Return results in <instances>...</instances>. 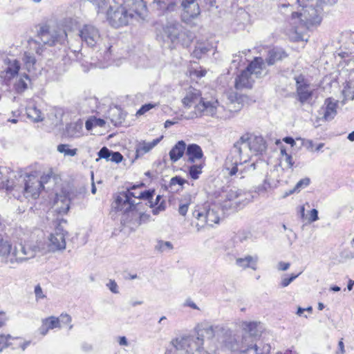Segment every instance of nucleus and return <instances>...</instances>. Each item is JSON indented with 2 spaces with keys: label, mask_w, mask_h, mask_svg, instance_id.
Wrapping results in <instances>:
<instances>
[{
  "label": "nucleus",
  "mask_w": 354,
  "mask_h": 354,
  "mask_svg": "<svg viewBox=\"0 0 354 354\" xmlns=\"http://www.w3.org/2000/svg\"><path fill=\"white\" fill-rule=\"evenodd\" d=\"M296 83L297 100L301 104H309L314 95L315 89L308 82L303 75L295 77Z\"/></svg>",
  "instance_id": "16"
},
{
  "label": "nucleus",
  "mask_w": 354,
  "mask_h": 354,
  "mask_svg": "<svg viewBox=\"0 0 354 354\" xmlns=\"http://www.w3.org/2000/svg\"><path fill=\"white\" fill-rule=\"evenodd\" d=\"M111 151L107 147H103L97 153L100 158H104L106 160H109L111 157Z\"/></svg>",
  "instance_id": "49"
},
{
  "label": "nucleus",
  "mask_w": 354,
  "mask_h": 354,
  "mask_svg": "<svg viewBox=\"0 0 354 354\" xmlns=\"http://www.w3.org/2000/svg\"><path fill=\"white\" fill-rule=\"evenodd\" d=\"M185 306H189L192 308V309L198 310V307L197 305L190 299H188L185 302Z\"/></svg>",
  "instance_id": "60"
},
{
  "label": "nucleus",
  "mask_w": 354,
  "mask_h": 354,
  "mask_svg": "<svg viewBox=\"0 0 354 354\" xmlns=\"http://www.w3.org/2000/svg\"><path fill=\"white\" fill-rule=\"evenodd\" d=\"M195 337L203 339V343L205 339L209 342L212 345L208 349L211 351H214L218 348H226L233 352L240 349L237 339L232 335V331L219 326L203 328L198 331Z\"/></svg>",
  "instance_id": "4"
},
{
  "label": "nucleus",
  "mask_w": 354,
  "mask_h": 354,
  "mask_svg": "<svg viewBox=\"0 0 354 354\" xmlns=\"http://www.w3.org/2000/svg\"><path fill=\"white\" fill-rule=\"evenodd\" d=\"M7 319H8L6 316V313L3 311H0V327H2L5 325Z\"/></svg>",
  "instance_id": "61"
},
{
  "label": "nucleus",
  "mask_w": 354,
  "mask_h": 354,
  "mask_svg": "<svg viewBox=\"0 0 354 354\" xmlns=\"http://www.w3.org/2000/svg\"><path fill=\"white\" fill-rule=\"evenodd\" d=\"M23 61L28 71L34 70L36 59L33 55L29 52H25L24 54Z\"/></svg>",
  "instance_id": "38"
},
{
  "label": "nucleus",
  "mask_w": 354,
  "mask_h": 354,
  "mask_svg": "<svg viewBox=\"0 0 354 354\" xmlns=\"http://www.w3.org/2000/svg\"><path fill=\"white\" fill-rule=\"evenodd\" d=\"M202 172V166L201 165H194L189 169V176L192 179H198L199 174Z\"/></svg>",
  "instance_id": "43"
},
{
  "label": "nucleus",
  "mask_w": 354,
  "mask_h": 354,
  "mask_svg": "<svg viewBox=\"0 0 354 354\" xmlns=\"http://www.w3.org/2000/svg\"><path fill=\"white\" fill-rule=\"evenodd\" d=\"M30 82V80L28 75L24 74L21 75L15 83L14 87L15 91L19 93L24 92L28 88Z\"/></svg>",
  "instance_id": "34"
},
{
  "label": "nucleus",
  "mask_w": 354,
  "mask_h": 354,
  "mask_svg": "<svg viewBox=\"0 0 354 354\" xmlns=\"http://www.w3.org/2000/svg\"><path fill=\"white\" fill-rule=\"evenodd\" d=\"M6 66L5 71L8 78H12L18 74L20 69V64L16 59L6 58L3 60Z\"/></svg>",
  "instance_id": "26"
},
{
  "label": "nucleus",
  "mask_w": 354,
  "mask_h": 354,
  "mask_svg": "<svg viewBox=\"0 0 354 354\" xmlns=\"http://www.w3.org/2000/svg\"><path fill=\"white\" fill-rule=\"evenodd\" d=\"M337 100L328 97L324 100L323 106L319 110V114L323 115L322 119L325 121L332 120L337 115Z\"/></svg>",
  "instance_id": "19"
},
{
  "label": "nucleus",
  "mask_w": 354,
  "mask_h": 354,
  "mask_svg": "<svg viewBox=\"0 0 354 354\" xmlns=\"http://www.w3.org/2000/svg\"><path fill=\"white\" fill-rule=\"evenodd\" d=\"M288 55L284 50L280 48H273L268 50L266 62L268 65L272 66L277 62L287 57Z\"/></svg>",
  "instance_id": "25"
},
{
  "label": "nucleus",
  "mask_w": 354,
  "mask_h": 354,
  "mask_svg": "<svg viewBox=\"0 0 354 354\" xmlns=\"http://www.w3.org/2000/svg\"><path fill=\"white\" fill-rule=\"evenodd\" d=\"M82 40L89 47L97 49L105 59H109L112 45L107 36L101 35L99 30L91 24L84 25L79 33Z\"/></svg>",
  "instance_id": "8"
},
{
  "label": "nucleus",
  "mask_w": 354,
  "mask_h": 354,
  "mask_svg": "<svg viewBox=\"0 0 354 354\" xmlns=\"http://www.w3.org/2000/svg\"><path fill=\"white\" fill-rule=\"evenodd\" d=\"M34 292L37 301L46 298V295L44 293L40 285L38 284L35 286Z\"/></svg>",
  "instance_id": "53"
},
{
  "label": "nucleus",
  "mask_w": 354,
  "mask_h": 354,
  "mask_svg": "<svg viewBox=\"0 0 354 354\" xmlns=\"http://www.w3.org/2000/svg\"><path fill=\"white\" fill-rule=\"evenodd\" d=\"M109 114L111 123L115 126L121 124L124 120V115L120 109H114Z\"/></svg>",
  "instance_id": "36"
},
{
  "label": "nucleus",
  "mask_w": 354,
  "mask_h": 354,
  "mask_svg": "<svg viewBox=\"0 0 354 354\" xmlns=\"http://www.w3.org/2000/svg\"><path fill=\"white\" fill-rule=\"evenodd\" d=\"M93 2L98 8L97 12H104L108 7L109 0H93Z\"/></svg>",
  "instance_id": "46"
},
{
  "label": "nucleus",
  "mask_w": 354,
  "mask_h": 354,
  "mask_svg": "<svg viewBox=\"0 0 354 354\" xmlns=\"http://www.w3.org/2000/svg\"><path fill=\"white\" fill-rule=\"evenodd\" d=\"M182 103L185 108L194 106L196 117L209 115L221 118V113L224 110L223 106L219 104L217 99L203 97L201 91L192 86L186 90Z\"/></svg>",
  "instance_id": "3"
},
{
  "label": "nucleus",
  "mask_w": 354,
  "mask_h": 354,
  "mask_svg": "<svg viewBox=\"0 0 354 354\" xmlns=\"http://www.w3.org/2000/svg\"><path fill=\"white\" fill-rule=\"evenodd\" d=\"M51 179L57 183L60 177L59 175L55 174L52 170L41 177L36 174H26L24 176H19L18 178H13L11 181L8 179L6 183L3 182V187L8 191L14 192L12 195L18 199L21 198L20 194H22L26 198H37L41 191L44 189V185Z\"/></svg>",
  "instance_id": "1"
},
{
  "label": "nucleus",
  "mask_w": 354,
  "mask_h": 354,
  "mask_svg": "<svg viewBox=\"0 0 354 354\" xmlns=\"http://www.w3.org/2000/svg\"><path fill=\"white\" fill-rule=\"evenodd\" d=\"M187 181L185 179L182 178L181 177L175 176L171 178V179L170 180L169 187L171 188V189H173L174 186L176 185H183Z\"/></svg>",
  "instance_id": "48"
},
{
  "label": "nucleus",
  "mask_w": 354,
  "mask_h": 354,
  "mask_svg": "<svg viewBox=\"0 0 354 354\" xmlns=\"http://www.w3.org/2000/svg\"><path fill=\"white\" fill-rule=\"evenodd\" d=\"M185 154L188 157L187 161L192 163L202 158L203 156L202 149L196 144H190L186 147Z\"/></svg>",
  "instance_id": "27"
},
{
  "label": "nucleus",
  "mask_w": 354,
  "mask_h": 354,
  "mask_svg": "<svg viewBox=\"0 0 354 354\" xmlns=\"http://www.w3.org/2000/svg\"><path fill=\"white\" fill-rule=\"evenodd\" d=\"M171 344L173 348L165 354H208L201 347L203 339L195 335L178 337Z\"/></svg>",
  "instance_id": "10"
},
{
  "label": "nucleus",
  "mask_w": 354,
  "mask_h": 354,
  "mask_svg": "<svg viewBox=\"0 0 354 354\" xmlns=\"http://www.w3.org/2000/svg\"><path fill=\"white\" fill-rule=\"evenodd\" d=\"M250 194L239 189H230L223 202V207L226 209H238L243 208L248 202Z\"/></svg>",
  "instance_id": "15"
},
{
  "label": "nucleus",
  "mask_w": 354,
  "mask_h": 354,
  "mask_svg": "<svg viewBox=\"0 0 354 354\" xmlns=\"http://www.w3.org/2000/svg\"><path fill=\"white\" fill-rule=\"evenodd\" d=\"M283 140L286 143V144H288V145H290L291 147H293L295 145V140L292 138V137H289V136H287V137H285Z\"/></svg>",
  "instance_id": "63"
},
{
  "label": "nucleus",
  "mask_w": 354,
  "mask_h": 354,
  "mask_svg": "<svg viewBox=\"0 0 354 354\" xmlns=\"http://www.w3.org/2000/svg\"><path fill=\"white\" fill-rule=\"evenodd\" d=\"M153 3H156L155 8L160 11V15L167 16L176 10L177 4L174 2L167 3L165 1H161L158 0H153Z\"/></svg>",
  "instance_id": "30"
},
{
  "label": "nucleus",
  "mask_w": 354,
  "mask_h": 354,
  "mask_svg": "<svg viewBox=\"0 0 354 354\" xmlns=\"http://www.w3.org/2000/svg\"><path fill=\"white\" fill-rule=\"evenodd\" d=\"M165 202L162 201L160 203V204L158 205V207H156L152 209V212L154 215H157L160 212L165 210Z\"/></svg>",
  "instance_id": "57"
},
{
  "label": "nucleus",
  "mask_w": 354,
  "mask_h": 354,
  "mask_svg": "<svg viewBox=\"0 0 354 354\" xmlns=\"http://www.w3.org/2000/svg\"><path fill=\"white\" fill-rule=\"evenodd\" d=\"M162 136L154 139L153 141L147 142L145 141H142L138 143L136 147V155L137 156H142L149 151H151L155 146H156L162 140Z\"/></svg>",
  "instance_id": "31"
},
{
  "label": "nucleus",
  "mask_w": 354,
  "mask_h": 354,
  "mask_svg": "<svg viewBox=\"0 0 354 354\" xmlns=\"http://www.w3.org/2000/svg\"><path fill=\"white\" fill-rule=\"evenodd\" d=\"M183 12L182 20L185 23L190 22L201 13V9L197 0H181Z\"/></svg>",
  "instance_id": "17"
},
{
  "label": "nucleus",
  "mask_w": 354,
  "mask_h": 354,
  "mask_svg": "<svg viewBox=\"0 0 354 354\" xmlns=\"http://www.w3.org/2000/svg\"><path fill=\"white\" fill-rule=\"evenodd\" d=\"M254 80L251 73L245 68L235 79V88L241 90L244 88H251Z\"/></svg>",
  "instance_id": "21"
},
{
  "label": "nucleus",
  "mask_w": 354,
  "mask_h": 354,
  "mask_svg": "<svg viewBox=\"0 0 354 354\" xmlns=\"http://www.w3.org/2000/svg\"><path fill=\"white\" fill-rule=\"evenodd\" d=\"M42 247L39 242L19 243L13 247L11 254V268L26 263L34 259L39 253L41 252Z\"/></svg>",
  "instance_id": "11"
},
{
  "label": "nucleus",
  "mask_w": 354,
  "mask_h": 354,
  "mask_svg": "<svg viewBox=\"0 0 354 354\" xmlns=\"http://www.w3.org/2000/svg\"><path fill=\"white\" fill-rule=\"evenodd\" d=\"M150 215L146 213H140L138 224L146 223L149 221Z\"/></svg>",
  "instance_id": "55"
},
{
  "label": "nucleus",
  "mask_w": 354,
  "mask_h": 354,
  "mask_svg": "<svg viewBox=\"0 0 354 354\" xmlns=\"http://www.w3.org/2000/svg\"><path fill=\"white\" fill-rule=\"evenodd\" d=\"M310 179L308 177L301 179L297 183V184L292 189H290L288 191L286 192L283 197L286 198L291 194L300 192L303 189L308 187L310 185Z\"/></svg>",
  "instance_id": "33"
},
{
  "label": "nucleus",
  "mask_w": 354,
  "mask_h": 354,
  "mask_svg": "<svg viewBox=\"0 0 354 354\" xmlns=\"http://www.w3.org/2000/svg\"><path fill=\"white\" fill-rule=\"evenodd\" d=\"M208 51L207 48L202 45L196 46L193 52L194 56L196 58H200L203 54L206 53Z\"/></svg>",
  "instance_id": "50"
},
{
  "label": "nucleus",
  "mask_w": 354,
  "mask_h": 354,
  "mask_svg": "<svg viewBox=\"0 0 354 354\" xmlns=\"http://www.w3.org/2000/svg\"><path fill=\"white\" fill-rule=\"evenodd\" d=\"M257 261V257L248 255L243 258H237L236 259V265L241 268L242 269H246L250 268L253 270H256Z\"/></svg>",
  "instance_id": "29"
},
{
  "label": "nucleus",
  "mask_w": 354,
  "mask_h": 354,
  "mask_svg": "<svg viewBox=\"0 0 354 354\" xmlns=\"http://www.w3.org/2000/svg\"><path fill=\"white\" fill-rule=\"evenodd\" d=\"M61 323L59 317L50 316L41 320V325L39 328V333L44 336L49 330L60 328Z\"/></svg>",
  "instance_id": "24"
},
{
  "label": "nucleus",
  "mask_w": 354,
  "mask_h": 354,
  "mask_svg": "<svg viewBox=\"0 0 354 354\" xmlns=\"http://www.w3.org/2000/svg\"><path fill=\"white\" fill-rule=\"evenodd\" d=\"M185 35V28L178 21L171 20L163 27L162 32L158 37L165 43L174 44L179 42Z\"/></svg>",
  "instance_id": "14"
},
{
  "label": "nucleus",
  "mask_w": 354,
  "mask_h": 354,
  "mask_svg": "<svg viewBox=\"0 0 354 354\" xmlns=\"http://www.w3.org/2000/svg\"><path fill=\"white\" fill-rule=\"evenodd\" d=\"M115 6H109L106 17L110 25L115 28L126 26L133 13L141 15L146 9L143 0H112Z\"/></svg>",
  "instance_id": "2"
},
{
  "label": "nucleus",
  "mask_w": 354,
  "mask_h": 354,
  "mask_svg": "<svg viewBox=\"0 0 354 354\" xmlns=\"http://www.w3.org/2000/svg\"><path fill=\"white\" fill-rule=\"evenodd\" d=\"M243 137H246V144L252 155L262 153L266 149V143L262 136L245 133Z\"/></svg>",
  "instance_id": "18"
},
{
  "label": "nucleus",
  "mask_w": 354,
  "mask_h": 354,
  "mask_svg": "<svg viewBox=\"0 0 354 354\" xmlns=\"http://www.w3.org/2000/svg\"><path fill=\"white\" fill-rule=\"evenodd\" d=\"M13 178H16V173L13 171H8L6 167H0V180H1L0 187H3V182L6 183L8 179L10 181Z\"/></svg>",
  "instance_id": "37"
},
{
  "label": "nucleus",
  "mask_w": 354,
  "mask_h": 354,
  "mask_svg": "<svg viewBox=\"0 0 354 354\" xmlns=\"http://www.w3.org/2000/svg\"><path fill=\"white\" fill-rule=\"evenodd\" d=\"M154 106H155V104H151V103L145 104L142 105L140 108V109L138 110V111L136 112V115L137 116L142 115L145 114V113H147V111H149V110H151Z\"/></svg>",
  "instance_id": "52"
},
{
  "label": "nucleus",
  "mask_w": 354,
  "mask_h": 354,
  "mask_svg": "<svg viewBox=\"0 0 354 354\" xmlns=\"http://www.w3.org/2000/svg\"><path fill=\"white\" fill-rule=\"evenodd\" d=\"M12 249L10 241L0 234V261L8 265L10 268L11 263L10 261L12 258L11 257Z\"/></svg>",
  "instance_id": "20"
},
{
  "label": "nucleus",
  "mask_w": 354,
  "mask_h": 354,
  "mask_svg": "<svg viewBox=\"0 0 354 354\" xmlns=\"http://www.w3.org/2000/svg\"><path fill=\"white\" fill-rule=\"evenodd\" d=\"M118 343L120 346H128L129 345L127 339L124 336L119 337Z\"/></svg>",
  "instance_id": "64"
},
{
  "label": "nucleus",
  "mask_w": 354,
  "mask_h": 354,
  "mask_svg": "<svg viewBox=\"0 0 354 354\" xmlns=\"http://www.w3.org/2000/svg\"><path fill=\"white\" fill-rule=\"evenodd\" d=\"M14 339L15 338L12 337L10 335H0V352H2L3 349L10 346V344L9 341Z\"/></svg>",
  "instance_id": "42"
},
{
  "label": "nucleus",
  "mask_w": 354,
  "mask_h": 354,
  "mask_svg": "<svg viewBox=\"0 0 354 354\" xmlns=\"http://www.w3.org/2000/svg\"><path fill=\"white\" fill-rule=\"evenodd\" d=\"M243 328L248 331L250 335H253V336H255L257 335V322H245L243 323Z\"/></svg>",
  "instance_id": "41"
},
{
  "label": "nucleus",
  "mask_w": 354,
  "mask_h": 354,
  "mask_svg": "<svg viewBox=\"0 0 354 354\" xmlns=\"http://www.w3.org/2000/svg\"><path fill=\"white\" fill-rule=\"evenodd\" d=\"M189 209V203L180 205L178 207V213L182 216H185Z\"/></svg>",
  "instance_id": "56"
},
{
  "label": "nucleus",
  "mask_w": 354,
  "mask_h": 354,
  "mask_svg": "<svg viewBox=\"0 0 354 354\" xmlns=\"http://www.w3.org/2000/svg\"><path fill=\"white\" fill-rule=\"evenodd\" d=\"M192 216L196 221L195 226L197 232L201 231L205 226L212 227L220 221L218 209L209 204L196 205Z\"/></svg>",
  "instance_id": "12"
},
{
  "label": "nucleus",
  "mask_w": 354,
  "mask_h": 354,
  "mask_svg": "<svg viewBox=\"0 0 354 354\" xmlns=\"http://www.w3.org/2000/svg\"><path fill=\"white\" fill-rule=\"evenodd\" d=\"M106 287L109 289V290L114 293H119V288L114 279H109V282L106 284Z\"/></svg>",
  "instance_id": "51"
},
{
  "label": "nucleus",
  "mask_w": 354,
  "mask_h": 354,
  "mask_svg": "<svg viewBox=\"0 0 354 354\" xmlns=\"http://www.w3.org/2000/svg\"><path fill=\"white\" fill-rule=\"evenodd\" d=\"M301 272H299L297 274H291V275L289 277H283L281 279L280 286L282 288L287 287L291 282H292L296 278H297Z\"/></svg>",
  "instance_id": "44"
},
{
  "label": "nucleus",
  "mask_w": 354,
  "mask_h": 354,
  "mask_svg": "<svg viewBox=\"0 0 354 354\" xmlns=\"http://www.w3.org/2000/svg\"><path fill=\"white\" fill-rule=\"evenodd\" d=\"M37 31V37L44 44L55 46L59 43L62 35H66L64 23L55 19H49L39 24Z\"/></svg>",
  "instance_id": "9"
},
{
  "label": "nucleus",
  "mask_w": 354,
  "mask_h": 354,
  "mask_svg": "<svg viewBox=\"0 0 354 354\" xmlns=\"http://www.w3.org/2000/svg\"><path fill=\"white\" fill-rule=\"evenodd\" d=\"M28 45L31 50H35V53L38 55H41L44 50V44H41L39 42L36 41L35 39H29Z\"/></svg>",
  "instance_id": "40"
},
{
  "label": "nucleus",
  "mask_w": 354,
  "mask_h": 354,
  "mask_svg": "<svg viewBox=\"0 0 354 354\" xmlns=\"http://www.w3.org/2000/svg\"><path fill=\"white\" fill-rule=\"evenodd\" d=\"M142 186L143 183L138 185H133L126 192H120L115 199L116 206L115 208L118 211H124L125 213L133 210L138 211L142 203L140 202L136 203L132 199L133 198L147 201L149 203V206L150 207H153V205L151 201V199H152L154 194L153 190H145L144 192H132V190H136L137 188Z\"/></svg>",
  "instance_id": "7"
},
{
  "label": "nucleus",
  "mask_w": 354,
  "mask_h": 354,
  "mask_svg": "<svg viewBox=\"0 0 354 354\" xmlns=\"http://www.w3.org/2000/svg\"><path fill=\"white\" fill-rule=\"evenodd\" d=\"M85 126H86V128L87 130H91L93 127L95 126V122H94V119L91 120H87L86 123H85Z\"/></svg>",
  "instance_id": "62"
},
{
  "label": "nucleus",
  "mask_w": 354,
  "mask_h": 354,
  "mask_svg": "<svg viewBox=\"0 0 354 354\" xmlns=\"http://www.w3.org/2000/svg\"><path fill=\"white\" fill-rule=\"evenodd\" d=\"M300 10L301 21L306 24H319L323 11L322 0H297Z\"/></svg>",
  "instance_id": "13"
},
{
  "label": "nucleus",
  "mask_w": 354,
  "mask_h": 354,
  "mask_svg": "<svg viewBox=\"0 0 354 354\" xmlns=\"http://www.w3.org/2000/svg\"><path fill=\"white\" fill-rule=\"evenodd\" d=\"M26 114L28 118L36 122L42 121L44 119L41 111L34 106L27 107Z\"/></svg>",
  "instance_id": "35"
},
{
  "label": "nucleus",
  "mask_w": 354,
  "mask_h": 354,
  "mask_svg": "<svg viewBox=\"0 0 354 354\" xmlns=\"http://www.w3.org/2000/svg\"><path fill=\"white\" fill-rule=\"evenodd\" d=\"M318 219H319L318 211L316 209H313L310 211L309 221L310 222H314V221H317Z\"/></svg>",
  "instance_id": "59"
},
{
  "label": "nucleus",
  "mask_w": 354,
  "mask_h": 354,
  "mask_svg": "<svg viewBox=\"0 0 354 354\" xmlns=\"http://www.w3.org/2000/svg\"><path fill=\"white\" fill-rule=\"evenodd\" d=\"M122 159H123V156L120 152H118V151L114 152V151H111V157H110L109 160H111L113 162L119 163V162H122Z\"/></svg>",
  "instance_id": "54"
},
{
  "label": "nucleus",
  "mask_w": 354,
  "mask_h": 354,
  "mask_svg": "<svg viewBox=\"0 0 354 354\" xmlns=\"http://www.w3.org/2000/svg\"><path fill=\"white\" fill-rule=\"evenodd\" d=\"M246 137L243 136L234 144L227 156L225 167L232 176L239 172L240 174L248 171H254L256 169V163L250 164L248 167L239 169V166L247 163L252 156V153L246 144Z\"/></svg>",
  "instance_id": "6"
},
{
  "label": "nucleus",
  "mask_w": 354,
  "mask_h": 354,
  "mask_svg": "<svg viewBox=\"0 0 354 354\" xmlns=\"http://www.w3.org/2000/svg\"><path fill=\"white\" fill-rule=\"evenodd\" d=\"M85 194L86 189L82 186L71 188L70 190H68V201L69 202V204H68V211H69L70 209V204L76 205L82 203L84 198Z\"/></svg>",
  "instance_id": "23"
},
{
  "label": "nucleus",
  "mask_w": 354,
  "mask_h": 354,
  "mask_svg": "<svg viewBox=\"0 0 354 354\" xmlns=\"http://www.w3.org/2000/svg\"><path fill=\"white\" fill-rule=\"evenodd\" d=\"M281 162L286 165V168L293 169L295 162L291 155L285 154V157L281 159Z\"/></svg>",
  "instance_id": "47"
},
{
  "label": "nucleus",
  "mask_w": 354,
  "mask_h": 354,
  "mask_svg": "<svg viewBox=\"0 0 354 354\" xmlns=\"http://www.w3.org/2000/svg\"><path fill=\"white\" fill-rule=\"evenodd\" d=\"M290 263L288 262L280 261L278 263L277 269L281 271H286L289 269Z\"/></svg>",
  "instance_id": "58"
},
{
  "label": "nucleus",
  "mask_w": 354,
  "mask_h": 354,
  "mask_svg": "<svg viewBox=\"0 0 354 354\" xmlns=\"http://www.w3.org/2000/svg\"><path fill=\"white\" fill-rule=\"evenodd\" d=\"M186 152V144L183 140L178 141L170 150L169 157L173 162H177Z\"/></svg>",
  "instance_id": "28"
},
{
  "label": "nucleus",
  "mask_w": 354,
  "mask_h": 354,
  "mask_svg": "<svg viewBox=\"0 0 354 354\" xmlns=\"http://www.w3.org/2000/svg\"><path fill=\"white\" fill-rule=\"evenodd\" d=\"M83 122L81 119H77L75 122H71L68 125V137L78 138L82 135Z\"/></svg>",
  "instance_id": "32"
},
{
  "label": "nucleus",
  "mask_w": 354,
  "mask_h": 354,
  "mask_svg": "<svg viewBox=\"0 0 354 354\" xmlns=\"http://www.w3.org/2000/svg\"><path fill=\"white\" fill-rule=\"evenodd\" d=\"M342 95L345 100H353L354 99V91L351 90L349 83H347L342 91Z\"/></svg>",
  "instance_id": "45"
},
{
  "label": "nucleus",
  "mask_w": 354,
  "mask_h": 354,
  "mask_svg": "<svg viewBox=\"0 0 354 354\" xmlns=\"http://www.w3.org/2000/svg\"><path fill=\"white\" fill-rule=\"evenodd\" d=\"M173 248V245L170 241H165L162 240L158 241L155 246V249L160 252H163L166 250H171Z\"/></svg>",
  "instance_id": "39"
},
{
  "label": "nucleus",
  "mask_w": 354,
  "mask_h": 354,
  "mask_svg": "<svg viewBox=\"0 0 354 354\" xmlns=\"http://www.w3.org/2000/svg\"><path fill=\"white\" fill-rule=\"evenodd\" d=\"M246 69L252 75H254L256 77H261L266 74V73H264L266 63L262 57H257L248 64Z\"/></svg>",
  "instance_id": "22"
},
{
  "label": "nucleus",
  "mask_w": 354,
  "mask_h": 354,
  "mask_svg": "<svg viewBox=\"0 0 354 354\" xmlns=\"http://www.w3.org/2000/svg\"><path fill=\"white\" fill-rule=\"evenodd\" d=\"M66 192L62 190V194H55L54 205L56 206L55 211L57 214V222L55 230L50 234L48 244V250L55 252L62 250L66 248V221L63 216L66 214Z\"/></svg>",
  "instance_id": "5"
}]
</instances>
